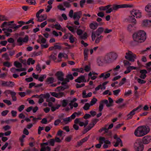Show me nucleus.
<instances>
[{
  "instance_id": "19",
  "label": "nucleus",
  "mask_w": 151,
  "mask_h": 151,
  "mask_svg": "<svg viewBox=\"0 0 151 151\" xmlns=\"http://www.w3.org/2000/svg\"><path fill=\"white\" fill-rule=\"evenodd\" d=\"M85 90H84L82 93V97L83 98L90 97L92 96V93L91 92H89L87 95Z\"/></svg>"
},
{
  "instance_id": "12",
  "label": "nucleus",
  "mask_w": 151,
  "mask_h": 151,
  "mask_svg": "<svg viewBox=\"0 0 151 151\" xmlns=\"http://www.w3.org/2000/svg\"><path fill=\"white\" fill-rule=\"evenodd\" d=\"M64 74L61 71H58L55 74L58 80L62 81L64 80Z\"/></svg>"
},
{
  "instance_id": "60",
  "label": "nucleus",
  "mask_w": 151,
  "mask_h": 151,
  "mask_svg": "<svg viewBox=\"0 0 151 151\" xmlns=\"http://www.w3.org/2000/svg\"><path fill=\"white\" fill-rule=\"evenodd\" d=\"M57 7L58 9L61 10L65 11V9L64 8H63L62 5L61 4L59 5Z\"/></svg>"
},
{
  "instance_id": "47",
  "label": "nucleus",
  "mask_w": 151,
  "mask_h": 151,
  "mask_svg": "<svg viewBox=\"0 0 151 151\" xmlns=\"http://www.w3.org/2000/svg\"><path fill=\"white\" fill-rule=\"evenodd\" d=\"M26 1L30 4H35L36 2L35 0H25Z\"/></svg>"
},
{
  "instance_id": "8",
  "label": "nucleus",
  "mask_w": 151,
  "mask_h": 151,
  "mask_svg": "<svg viewBox=\"0 0 151 151\" xmlns=\"http://www.w3.org/2000/svg\"><path fill=\"white\" fill-rule=\"evenodd\" d=\"M142 107V105H140L136 108L133 109L131 111L129 114H128L127 115V116L128 117L127 118V120H128L129 119H131L132 118L133 116L135 114V112L141 108Z\"/></svg>"
},
{
  "instance_id": "16",
  "label": "nucleus",
  "mask_w": 151,
  "mask_h": 151,
  "mask_svg": "<svg viewBox=\"0 0 151 151\" xmlns=\"http://www.w3.org/2000/svg\"><path fill=\"white\" fill-rule=\"evenodd\" d=\"M81 14L82 12L81 11L75 12L73 16V19H76L78 21L81 17Z\"/></svg>"
},
{
  "instance_id": "58",
  "label": "nucleus",
  "mask_w": 151,
  "mask_h": 151,
  "mask_svg": "<svg viewBox=\"0 0 151 151\" xmlns=\"http://www.w3.org/2000/svg\"><path fill=\"white\" fill-rule=\"evenodd\" d=\"M121 91L120 89H118L114 91H113V94L114 95L116 96H117L119 92Z\"/></svg>"
},
{
  "instance_id": "43",
  "label": "nucleus",
  "mask_w": 151,
  "mask_h": 151,
  "mask_svg": "<svg viewBox=\"0 0 151 151\" xmlns=\"http://www.w3.org/2000/svg\"><path fill=\"white\" fill-rule=\"evenodd\" d=\"M70 35V36L69 37V39L70 40V42L71 43H73L75 41L74 37H73V36L70 33H69Z\"/></svg>"
},
{
  "instance_id": "53",
  "label": "nucleus",
  "mask_w": 151,
  "mask_h": 151,
  "mask_svg": "<svg viewBox=\"0 0 151 151\" xmlns=\"http://www.w3.org/2000/svg\"><path fill=\"white\" fill-rule=\"evenodd\" d=\"M97 63L99 66H101L103 65V62L100 58H98L97 59Z\"/></svg>"
},
{
  "instance_id": "50",
  "label": "nucleus",
  "mask_w": 151,
  "mask_h": 151,
  "mask_svg": "<svg viewBox=\"0 0 151 151\" xmlns=\"http://www.w3.org/2000/svg\"><path fill=\"white\" fill-rule=\"evenodd\" d=\"M68 100L66 99H64L62 101V106L65 107L68 104Z\"/></svg>"
},
{
  "instance_id": "49",
  "label": "nucleus",
  "mask_w": 151,
  "mask_h": 151,
  "mask_svg": "<svg viewBox=\"0 0 151 151\" xmlns=\"http://www.w3.org/2000/svg\"><path fill=\"white\" fill-rule=\"evenodd\" d=\"M126 78H123L121 81L120 82V83H119V86H121L122 85H123V84H124L125 82V81H126Z\"/></svg>"
},
{
  "instance_id": "18",
  "label": "nucleus",
  "mask_w": 151,
  "mask_h": 151,
  "mask_svg": "<svg viewBox=\"0 0 151 151\" xmlns=\"http://www.w3.org/2000/svg\"><path fill=\"white\" fill-rule=\"evenodd\" d=\"M98 25V24L96 22L91 23L89 25V27L91 29H96Z\"/></svg>"
},
{
  "instance_id": "17",
  "label": "nucleus",
  "mask_w": 151,
  "mask_h": 151,
  "mask_svg": "<svg viewBox=\"0 0 151 151\" xmlns=\"http://www.w3.org/2000/svg\"><path fill=\"white\" fill-rule=\"evenodd\" d=\"M104 29L102 27L99 28L95 32H94L97 36H99L104 31Z\"/></svg>"
},
{
  "instance_id": "29",
  "label": "nucleus",
  "mask_w": 151,
  "mask_h": 151,
  "mask_svg": "<svg viewBox=\"0 0 151 151\" xmlns=\"http://www.w3.org/2000/svg\"><path fill=\"white\" fill-rule=\"evenodd\" d=\"M49 145L53 146L55 145V140L54 139H49L48 140Z\"/></svg>"
},
{
  "instance_id": "41",
  "label": "nucleus",
  "mask_w": 151,
  "mask_h": 151,
  "mask_svg": "<svg viewBox=\"0 0 151 151\" xmlns=\"http://www.w3.org/2000/svg\"><path fill=\"white\" fill-rule=\"evenodd\" d=\"M97 101V99L93 98L91 99V101L90 102V105L91 106H93L96 103V102Z\"/></svg>"
},
{
  "instance_id": "38",
  "label": "nucleus",
  "mask_w": 151,
  "mask_h": 151,
  "mask_svg": "<svg viewBox=\"0 0 151 151\" xmlns=\"http://www.w3.org/2000/svg\"><path fill=\"white\" fill-rule=\"evenodd\" d=\"M134 17H133L132 16H129V17L131 19V23L133 24L134 25L137 23V21Z\"/></svg>"
},
{
  "instance_id": "22",
  "label": "nucleus",
  "mask_w": 151,
  "mask_h": 151,
  "mask_svg": "<svg viewBox=\"0 0 151 151\" xmlns=\"http://www.w3.org/2000/svg\"><path fill=\"white\" fill-rule=\"evenodd\" d=\"M40 18H39L37 20V21L38 22H42L43 21L45 20L47 18V16L46 14H43L40 15Z\"/></svg>"
},
{
  "instance_id": "28",
  "label": "nucleus",
  "mask_w": 151,
  "mask_h": 151,
  "mask_svg": "<svg viewBox=\"0 0 151 151\" xmlns=\"http://www.w3.org/2000/svg\"><path fill=\"white\" fill-rule=\"evenodd\" d=\"M51 148L49 146L41 147L40 151H50Z\"/></svg>"
},
{
  "instance_id": "52",
  "label": "nucleus",
  "mask_w": 151,
  "mask_h": 151,
  "mask_svg": "<svg viewBox=\"0 0 151 151\" xmlns=\"http://www.w3.org/2000/svg\"><path fill=\"white\" fill-rule=\"evenodd\" d=\"M124 125L123 123L119 124H118L114 129L113 130L114 131L116 130V129H119L121 127Z\"/></svg>"
},
{
  "instance_id": "57",
  "label": "nucleus",
  "mask_w": 151,
  "mask_h": 151,
  "mask_svg": "<svg viewBox=\"0 0 151 151\" xmlns=\"http://www.w3.org/2000/svg\"><path fill=\"white\" fill-rule=\"evenodd\" d=\"M76 32L78 35L80 36L83 33V31L81 29H78Z\"/></svg>"
},
{
  "instance_id": "25",
  "label": "nucleus",
  "mask_w": 151,
  "mask_h": 151,
  "mask_svg": "<svg viewBox=\"0 0 151 151\" xmlns=\"http://www.w3.org/2000/svg\"><path fill=\"white\" fill-rule=\"evenodd\" d=\"M35 61L32 58H28L27 60V63L28 65H30V63L31 64L33 65L35 63Z\"/></svg>"
},
{
  "instance_id": "33",
  "label": "nucleus",
  "mask_w": 151,
  "mask_h": 151,
  "mask_svg": "<svg viewBox=\"0 0 151 151\" xmlns=\"http://www.w3.org/2000/svg\"><path fill=\"white\" fill-rule=\"evenodd\" d=\"M135 79H137V81L140 84H143L146 83V81L143 80H142L140 78H137V77H135Z\"/></svg>"
},
{
  "instance_id": "4",
  "label": "nucleus",
  "mask_w": 151,
  "mask_h": 151,
  "mask_svg": "<svg viewBox=\"0 0 151 151\" xmlns=\"http://www.w3.org/2000/svg\"><path fill=\"white\" fill-rule=\"evenodd\" d=\"M109 104H108V101L107 100L104 99L101 101L99 103V112L102 111L104 108V104H106V106L107 107H110L112 106V104L113 102V99L110 97H109Z\"/></svg>"
},
{
  "instance_id": "36",
  "label": "nucleus",
  "mask_w": 151,
  "mask_h": 151,
  "mask_svg": "<svg viewBox=\"0 0 151 151\" xmlns=\"http://www.w3.org/2000/svg\"><path fill=\"white\" fill-rule=\"evenodd\" d=\"M63 121L65 122V124H67L68 122H70L71 121L70 117H69L63 119Z\"/></svg>"
},
{
  "instance_id": "31",
  "label": "nucleus",
  "mask_w": 151,
  "mask_h": 151,
  "mask_svg": "<svg viewBox=\"0 0 151 151\" xmlns=\"http://www.w3.org/2000/svg\"><path fill=\"white\" fill-rule=\"evenodd\" d=\"M150 25V24H149L147 20H143L142 24V25L143 27H146Z\"/></svg>"
},
{
  "instance_id": "64",
  "label": "nucleus",
  "mask_w": 151,
  "mask_h": 151,
  "mask_svg": "<svg viewBox=\"0 0 151 151\" xmlns=\"http://www.w3.org/2000/svg\"><path fill=\"white\" fill-rule=\"evenodd\" d=\"M54 46L55 50L58 49L59 50H60L61 49V46L60 45H55Z\"/></svg>"
},
{
  "instance_id": "21",
  "label": "nucleus",
  "mask_w": 151,
  "mask_h": 151,
  "mask_svg": "<svg viewBox=\"0 0 151 151\" xmlns=\"http://www.w3.org/2000/svg\"><path fill=\"white\" fill-rule=\"evenodd\" d=\"M105 73H101V75L99 76V77L100 78H101L102 77H103V79H107L108 78H109L110 76V73H107L106 75H105Z\"/></svg>"
},
{
  "instance_id": "54",
  "label": "nucleus",
  "mask_w": 151,
  "mask_h": 151,
  "mask_svg": "<svg viewBox=\"0 0 151 151\" xmlns=\"http://www.w3.org/2000/svg\"><path fill=\"white\" fill-rule=\"evenodd\" d=\"M3 65L8 67H9L11 66L10 63L7 61L4 62L3 63Z\"/></svg>"
},
{
  "instance_id": "45",
  "label": "nucleus",
  "mask_w": 151,
  "mask_h": 151,
  "mask_svg": "<svg viewBox=\"0 0 151 151\" xmlns=\"http://www.w3.org/2000/svg\"><path fill=\"white\" fill-rule=\"evenodd\" d=\"M63 4L64 6L66 8H69L71 6V5L69 3L66 1L64 2Z\"/></svg>"
},
{
  "instance_id": "6",
  "label": "nucleus",
  "mask_w": 151,
  "mask_h": 151,
  "mask_svg": "<svg viewBox=\"0 0 151 151\" xmlns=\"http://www.w3.org/2000/svg\"><path fill=\"white\" fill-rule=\"evenodd\" d=\"M134 148L136 151H142L144 145L140 140L137 139L134 144Z\"/></svg>"
},
{
  "instance_id": "5",
  "label": "nucleus",
  "mask_w": 151,
  "mask_h": 151,
  "mask_svg": "<svg viewBox=\"0 0 151 151\" xmlns=\"http://www.w3.org/2000/svg\"><path fill=\"white\" fill-rule=\"evenodd\" d=\"M117 55L116 53L111 52L108 53L105 58V61L107 63H110L116 60Z\"/></svg>"
},
{
  "instance_id": "42",
  "label": "nucleus",
  "mask_w": 151,
  "mask_h": 151,
  "mask_svg": "<svg viewBox=\"0 0 151 151\" xmlns=\"http://www.w3.org/2000/svg\"><path fill=\"white\" fill-rule=\"evenodd\" d=\"M103 37V36L102 35H101L99 37L97 38L95 40V43H99L100 41L102 40Z\"/></svg>"
},
{
  "instance_id": "14",
  "label": "nucleus",
  "mask_w": 151,
  "mask_h": 151,
  "mask_svg": "<svg viewBox=\"0 0 151 151\" xmlns=\"http://www.w3.org/2000/svg\"><path fill=\"white\" fill-rule=\"evenodd\" d=\"M100 143L96 145L95 147L97 148H100L101 146V144L103 143V141L105 140V138L104 137H100L99 139Z\"/></svg>"
},
{
  "instance_id": "3",
  "label": "nucleus",
  "mask_w": 151,
  "mask_h": 151,
  "mask_svg": "<svg viewBox=\"0 0 151 151\" xmlns=\"http://www.w3.org/2000/svg\"><path fill=\"white\" fill-rule=\"evenodd\" d=\"M133 7V5H129L127 4H122L117 5L114 4L112 5L111 7L109 9L107 10L106 12L107 13H109L113 11H116L119 8H132Z\"/></svg>"
},
{
  "instance_id": "61",
  "label": "nucleus",
  "mask_w": 151,
  "mask_h": 151,
  "mask_svg": "<svg viewBox=\"0 0 151 151\" xmlns=\"http://www.w3.org/2000/svg\"><path fill=\"white\" fill-rule=\"evenodd\" d=\"M89 136L90 135H88L87 137H86L85 138H83V139H81V142H82V143H83L85 142H86L89 138Z\"/></svg>"
},
{
  "instance_id": "37",
  "label": "nucleus",
  "mask_w": 151,
  "mask_h": 151,
  "mask_svg": "<svg viewBox=\"0 0 151 151\" xmlns=\"http://www.w3.org/2000/svg\"><path fill=\"white\" fill-rule=\"evenodd\" d=\"M16 93L15 92L14 93H11V96L12 100L14 101H15L17 100V97L16 96Z\"/></svg>"
},
{
  "instance_id": "10",
  "label": "nucleus",
  "mask_w": 151,
  "mask_h": 151,
  "mask_svg": "<svg viewBox=\"0 0 151 151\" xmlns=\"http://www.w3.org/2000/svg\"><path fill=\"white\" fill-rule=\"evenodd\" d=\"M28 41V37L27 35H25L23 38L22 37H19L17 40V42L19 43V45L21 46L22 45L23 42H27Z\"/></svg>"
},
{
  "instance_id": "46",
  "label": "nucleus",
  "mask_w": 151,
  "mask_h": 151,
  "mask_svg": "<svg viewBox=\"0 0 151 151\" xmlns=\"http://www.w3.org/2000/svg\"><path fill=\"white\" fill-rule=\"evenodd\" d=\"M86 2V0H81L80 2V7L83 8V7L84 5Z\"/></svg>"
},
{
  "instance_id": "48",
  "label": "nucleus",
  "mask_w": 151,
  "mask_h": 151,
  "mask_svg": "<svg viewBox=\"0 0 151 151\" xmlns=\"http://www.w3.org/2000/svg\"><path fill=\"white\" fill-rule=\"evenodd\" d=\"M46 77V75H42L41 76H40L38 78V81L41 82H42L43 81L45 78Z\"/></svg>"
},
{
  "instance_id": "7",
  "label": "nucleus",
  "mask_w": 151,
  "mask_h": 151,
  "mask_svg": "<svg viewBox=\"0 0 151 151\" xmlns=\"http://www.w3.org/2000/svg\"><path fill=\"white\" fill-rule=\"evenodd\" d=\"M126 55L125 57L126 59L132 62L134 61V59L136 58L135 54L133 53L131 51H129V52L126 53Z\"/></svg>"
},
{
  "instance_id": "32",
  "label": "nucleus",
  "mask_w": 151,
  "mask_h": 151,
  "mask_svg": "<svg viewBox=\"0 0 151 151\" xmlns=\"http://www.w3.org/2000/svg\"><path fill=\"white\" fill-rule=\"evenodd\" d=\"M2 57H4L5 60L7 61L9 60H10V58L9 57V55L7 53H6L2 55Z\"/></svg>"
},
{
  "instance_id": "23",
  "label": "nucleus",
  "mask_w": 151,
  "mask_h": 151,
  "mask_svg": "<svg viewBox=\"0 0 151 151\" xmlns=\"http://www.w3.org/2000/svg\"><path fill=\"white\" fill-rule=\"evenodd\" d=\"M54 26L55 27V28L58 30H60L62 32H63V28L61 27L60 25L59 24H55L54 25Z\"/></svg>"
},
{
  "instance_id": "62",
  "label": "nucleus",
  "mask_w": 151,
  "mask_h": 151,
  "mask_svg": "<svg viewBox=\"0 0 151 151\" xmlns=\"http://www.w3.org/2000/svg\"><path fill=\"white\" fill-rule=\"evenodd\" d=\"M50 93L52 96L57 98H58V93L55 92H50Z\"/></svg>"
},
{
  "instance_id": "27",
  "label": "nucleus",
  "mask_w": 151,
  "mask_h": 151,
  "mask_svg": "<svg viewBox=\"0 0 151 151\" xmlns=\"http://www.w3.org/2000/svg\"><path fill=\"white\" fill-rule=\"evenodd\" d=\"M54 78L53 77H48L47 78L46 80V82L48 83H52L54 81Z\"/></svg>"
},
{
  "instance_id": "34",
  "label": "nucleus",
  "mask_w": 151,
  "mask_h": 151,
  "mask_svg": "<svg viewBox=\"0 0 151 151\" xmlns=\"http://www.w3.org/2000/svg\"><path fill=\"white\" fill-rule=\"evenodd\" d=\"M134 27V25L133 24L132 25L131 24H129L128 25V26L127 27V30L128 31L131 32H132L133 30L134 29H133V27Z\"/></svg>"
},
{
  "instance_id": "20",
  "label": "nucleus",
  "mask_w": 151,
  "mask_h": 151,
  "mask_svg": "<svg viewBox=\"0 0 151 151\" xmlns=\"http://www.w3.org/2000/svg\"><path fill=\"white\" fill-rule=\"evenodd\" d=\"M88 49L87 48H85L84 49L83 54L84 56V60H88Z\"/></svg>"
},
{
  "instance_id": "59",
  "label": "nucleus",
  "mask_w": 151,
  "mask_h": 151,
  "mask_svg": "<svg viewBox=\"0 0 151 151\" xmlns=\"http://www.w3.org/2000/svg\"><path fill=\"white\" fill-rule=\"evenodd\" d=\"M72 138V137L71 136H69L68 137H67L65 139V141L67 142H69L71 141Z\"/></svg>"
},
{
  "instance_id": "26",
  "label": "nucleus",
  "mask_w": 151,
  "mask_h": 151,
  "mask_svg": "<svg viewBox=\"0 0 151 151\" xmlns=\"http://www.w3.org/2000/svg\"><path fill=\"white\" fill-rule=\"evenodd\" d=\"M72 70L73 71H77L78 72L83 73V69L82 68H73L72 69Z\"/></svg>"
},
{
  "instance_id": "39",
  "label": "nucleus",
  "mask_w": 151,
  "mask_h": 151,
  "mask_svg": "<svg viewBox=\"0 0 151 151\" xmlns=\"http://www.w3.org/2000/svg\"><path fill=\"white\" fill-rule=\"evenodd\" d=\"M91 105L89 103H87L85 104L84 106L83 107V109L85 110H87L89 109Z\"/></svg>"
},
{
  "instance_id": "55",
  "label": "nucleus",
  "mask_w": 151,
  "mask_h": 151,
  "mask_svg": "<svg viewBox=\"0 0 151 151\" xmlns=\"http://www.w3.org/2000/svg\"><path fill=\"white\" fill-rule=\"evenodd\" d=\"M3 102L9 106L12 104V103L10 100L7 99H4L3 100Z\"/></svg>"
},
{
  "instance_id": "35",
  "label": "nucleus",
  "mask_w": 151,
  "mask_h": 151,
  "mask_svg": "<svg viewBox=\"0 0 151 151\" xmlns=\"http://www.w3.org/2000/svg\"><path fill=\"white\" fill-rule=\"evenodd\" d=\"M10 24L8 23V22H4L1 25V27L3 28L6 27V28H7V26H9V27Z\"/></svg>"
},
{
  "instance_id": "24",
  "label": "nucleus",
  "mask_w": 151,
  "mask_h": 151,
  "mask_svg": "<svg viewBox=\"0 0 151 151\" xmlns=\"http://www.w3.org/2000/svg\"><path fill=\"white\" fill-rule=\"evenodd\" d=\"M145 10L147 12H151V4L147 5L145 8Z\"/></svg>"
},
{
  "instance_id": "63",
  "label": "nucleus",
  "mask_w": 151,
  "mask_h": 151,
  "mask_svg": "<svg viewBox=\"0 0 151 151\" xmlns=\"http://www.w3.org/2000/svg\"><path fill=\"white\" fill-rule=\"evenodd\" d=\"M85 86V84L84 83H82L81 84H79L78 83H77L76 84V87L77 88H80L84 86Z\"/></svg>"
},
{
  "instance_id": "51",
  "label": "nucleus",
  "mask_w": 151,
  "mask_h": 151,
  "mask_svg": "<svg viewBox=\"0 0 151 151\" xmlns=\"http://www.w3.org/2000/svg\"><path fill=\"white\" fill-rule=\"evenodd\" d=\"M123 63L124 64V66H130L131 65V63L127 60H124L123 61Z\"/></svg>"
},
{
  "instance_id": "44",
  "label": "nucleus",
  "mask_w": 151,
  "mask_h": 151,
  "mask_svg": "<svg viewBox=\"0 0 151 151\" xmlns=\"http://www.w3.org/2000/svg\"><path fill=\"white\" fill-rule=\"evenodd\" d=\"M40 96H42L44 98H49L50 97V95L48 93L46 94H41L40 95Z\"/></svg>"
},
{
  "instance_id": "2",
  "label": "nucleus",
  "mask_w": 151,
  "mask_h": 151,
  "mask_svg": "<svg viewBox=\"0 0 151 151\" xmlns=\"http://www.w3.org/2000/svg\"><path fill=\"white\" fill-rule=\"evenodd\" d=\"M150 131V129L148 126H140L138 127L135 130L134 134L137 137H142L147 134Z\"/></svg>"
},
{
  "instance_id": "56",
  "label": "nucleus",
  "mask_w": 151,
  "mask_h": 151,
  "mask_svg": "<svg viewBox=\"0 0 151 151\" xmlns=\"http://www.w3.org/2000/svg\"><path fill=\"white\" fill-rule=\"evenodd\" d=\"M56 89H57V91L58 92H59L61 91H64V88L63 87V86L58 87L56 88Z\"/></svg>"
},
{
  "instance_id": "40",
  "label": "nucleus",
  "mask_w": 151,
  "mask_h": 151,
  "mask_svg": "<svg viewBox=\"0 0 151 151\" xmlns=\"http://www.w3.org/2000/svg\"><path fill=\"white\" fill-rule=\"evenodd\" d=\"M87 34L86 32L84 33L83 35H81L79 38L81 39L85 40L87 38Z\"/></svg>"
},
{
  "instance_id": "15",
  "label": "nucleus",
  "mask_w": 151,
  "mask_h": 151,
  "mask_svg": "<svg viewBox=\"0 0 151 151\" xmlns=\"http://www.w3.org/2000/svg\"><path fill=\"white\" fill-rule=\"evenodd\" d=\"M151 138L150 136H147L144 137L143 138V143L145 144H147L150 142Z\"/></svg>"
},
{
  "instance_id": "13",
  "label": "nucleus",
  "mask_w": 151,
  "mask_h": 151,
  "mask_svg": "<svg viewBox=\"0 0 151 151\" xmlns=\"http://www.w3.org/2000/svg\"><path fill=\"white\" fill-rule=\"evenodd\" d=\"M75 81L76 82L80 83L81 82H86V80L85 78V76L81 75L78 77L77 79H75Z\"/></svg>"
},
{
  "instance_id": "1",
  "label": "nucleus",
  "mask_w": 151,
  "mask_h": 151,
  "mask_svg": "<svg viewBox=\"0 0 151 151\" xmlns=\"http://www.w3.org/2000/svg\"><path fill=\"white\" fill-rule=\"evenodd\" d=\"M134 40L139 43L143 42L146 39V33L143 30H140L133 35Z\"/></svg>"
},
{
  "instance_id": "11",
  "label": "nucleus",
  "mask_w": 151,
  "mask_h": 151,
  "mask_svg": "<svg viewBox=\"0 0 151 151\" xmlns=\"http://www.w3.org/2000/svg\"><path fill=\"white\" fill-rule=\"evenodd\" d=\"M1 85L3 86H7L11 87H12L15 84L14 82L9 81H2Z\"/></svg>"
},
{
  "instance_id": "9",
  "label": "nucleus",
  "mask_w": 151,
  "mask_h": 151,
  "mask_svg": "<svg viewBox=\"0 0 151 151\" xmlns=\"http://www.w3.org/2000/svg\"><path fill=\"white\" fill-rule=\"evenodd\" d=\"M131 15L133 17H135L134 15L136 16L137 18H140L141 17V13L140 12L139 10H137L134 9H133L132 11H130Z\"/></svg>"
},
{
  "instance_id": "30",
  "label": "nucleus",
  "mask_w": 151,
  "mask_h": 151,
  "mask_svg": "<svg viewBox=\"0 0 151 151\" xmlns=\"http://www.w3.org/2000/svg\"><path fill=\"white\" fill-rule=\"evenodd\" d=\"M14 65L17 68H21L22 66V64L17 61H15L14 62Z\"/></svg>"
}]
</instances>
